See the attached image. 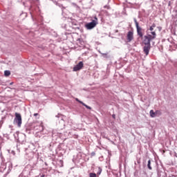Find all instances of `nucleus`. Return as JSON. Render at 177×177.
<instances>
[{
    "label": "nucleus",
    "instance_id": "16",
    "mask_svg": "<svg viewBox=\"0 0 177 177\" xmlns=\"http://www.w3.org/2000/svg\"><path fill=\"white\" fill-rule=\"evenodd\" d=\"M153 30H154V28L152 27V26H150V28H149V31H151V32H153Z\"/></svg>",
    "mask_w": 177,
    "mask_h": 177
},
{
    "label": "nucleus",
    "instance_id": "4",
    "mask_svg": "<svg viewBox=\"0 0 177 177\" xmlns=\"http://www.w3.org/2000/svg\"><path fill=\"white\" fill-rule=\"evenodd\" d=\"M14 122H15V124H17L19 128L21 127L22 121H21V115H20V113H15V118L14 119Z\"/></svg>",
    "mask_w": 177,
    "mask_h": 177
},
{
    "label": "nucleus",
    "instance_id": "19",
    "mask_svg": "<svg viewBox=\"0 0 177 177\" xmlns=\"http://www.w3.org/2000/svg\"><path fill=\"white\" fill-rule=\"evenodd\" d=\"M34 117H37V115H39V114H38V113H34Z\"/></svg>",
    "mask_w": 177,
    "mask_h": 177
},
{
    "label": "nucleus",
    "instance_id": "5",
    "mask_svg": "<svg viewBox=\"0 0 177 177\" xmlns=\"http://www.w3.org/2000/svg\"><path fill=\"white\" fill-rule=\"evenodd\" d=\"M96 26H97L96 21H92L91 22L86 24L85 27L87 30H92V28H95Z\"/></svg>",
    "mask_w": 177,
    "mask_h": 177
},
{
    "label": "nucleus",
    "instance_id": "21",
    "mask_svg": "<svg viewBox=\"0 0 177 177\" xmlns=\"http://www.w3.org/2000/svg\"><path fill=\"white\" fill-rule=\"evenodd\" d=\"M40 177H45V174L41 175Z\"/></svg>",
    "mask_w": 177,
    "mask_h": 177
},
{
    "label": "nucleus",
    "instance_id": "6",
    "mask_svg": "<svg viewBox=\"0 0 177 177\" xmlns=\"http://www.w3.org/2000/svg\"><path fill=\"white\" fill-rule=\"evenodd\" d=\"M84 68V62H80L76 66L73 67V71H80Z\"/></svg>",
    "mask_w": 177,
    "mask_h": 177
},
{
    "label": "nucleus",
    "instance_id": "18",
    "mask_svg": "<svg viewBox=\"0 0 177 177\" xmlns=\"http://www.w3.org/2000/svg\"><path fill=\"white\" fill-rule=\"evenodd\" d=\"M151 27L153 28H156V24H153Z\"/></svg>",
    "mask_w": 177,
    "mask_h": 177
},
{
    "label": "nucleus",
    "instance_id": "9",
    "mask_svg": "<svg viewBox=\"0 0 177 177\" xmlns=\"http://www.w3.org/2000/svg\"><path fill=\"white\" fill-rule=\"evenodd\" d=\"M4 75L5 77H9V75H10V71H5Z\"/></svg>",
    "mask_w": 177,
    "mask_h": 177
},
{
    "label": "nucleus",
    "instance_id": "1",
    "mask_svg": "<svg viewBox=\"0 0 177 177\" xmlns=\"http://www.w3.org/2000/svg\"><path fill=\"white\" fill-rule=\"evenodd\" d=\"M157 37V33L156 32H149V30H147V35L144 36L142 38V42H147V44H150L151 41L156 39Z\"/></svg>",
    "mask_w": 177,
    "mask_h": 177
},
{
    "label": "nucleus",
    "instance_id": "3",
    "mask_svg": "<svg viewBox=\"0 0 177 177\" xmlns=\"http://www.w3.org/2000/svg\"><path fill=\"white\" fill-rule=\"evenodd\" d=\"M145 46L143 47V52L146 55V56H149V53L150 52V49H151V44L150 43L142 42Z\"/></svg>",
    "mask_w": 177,
    "mask_h": 177
},
{
    "label": "nucleus",
    "instance_id": "8",
    "mask_svg": "<svg viewBox=\"0 0 177 177\" xmlns=\"http://www.w3.org/2000/svg\"><path fill=\"white\" fill-rule=\"evenodd\" d=\"M149 114H150V116L151 117V118H154V117H156V112H154L153 110H151L149 111Z\"/></svg>",
    "mask_w": 177,
    "mask_h": 177
},
{
    "label": "nucleus",
    "instance_id": "11",
    "mask_svg": "<svg viewBox=\"0 0 177 177\" xmlns=\"http://www.w3.org/2000/svg\"><path fill=\"white\" fill-rule=\"evenodd\" d=\"M155 115L157 116V115H161V111H155Z\"/></svg>",
    "mask_w": 177,
    "mask_h": 177
},
{
    "label": "nucleus",
    "instance_id": "12",
    "mask_svg": "<svg viewBox=\"0 0 177 177\" xmlns=\"http://www.w3.org/2000/svg\"><path fill=\"white\" fill-rule=\"evenodd\" d=\"M150 164H151V160H148V165H147V167H148V168H149V169H152V168H151V166L150 165Z\"/></svg>",
    "mask_w": 177,
    "mask_h": 177
},
{
    "label": "nucleus",
    "instance_id": "7",
    "mask_svg": "<svg viewBox=\"0 0 177 177\" xmlns=\"http://www.w3.org/2000/svg\"><path fill=\"white\" fill-rule=\"evenodd\" d=\"M127 42H131L133 39V31H129L127 35Z\"/></svg>",
    "mask_w": 177,
    "mask_h": 177
},
{
    "label": "nucleus",
    "instance_id": "22",
    "mask_svg": "<svg viewBox=\"0 0 177 177\" xmlns=\"http://www.w3.org/2000/svg\"><path fill=\"white\" fill-rule=\"evenodd\" d=\"M10 85H13V82H11V83L10 84Z\"/></svg>",
    "mask_w": 177,
    "mask_h": 177
},
{
    "label": "nucleus",
    "instance_id": "15",
    "mask_svg": "<svg viewBox=\"0 0 177 177\" xmlns=\"http://www.w3.org/2000/svg\"><path fill=\"white\" fill-rule=\"evenodd\" d=\"M75 100H76V102H78L79 103H80V104H84V102L81 100H79L78 98H76Z\"/></svg>",
    "mask_w": 177,
    "mask_h": 177
},
{
    "label": "nucleus",
    "instance_id": "10",
    "mask_svg": "<svg viewBox=\"0 0 177 177\" xmlns=\"http://www.w3.org/2000/svg\"><path fill=\"white\" fill-rule=\"evenodd\" d=\"M82 104V106H84V107H85L86 109H88V110H91V109H92L91 106H89L85 104V103H84V102H83V104Z\"/></svg>",
    "mask_w": 177,
    "mask_h": 177
},
{
    "label": "nucleus",
    "instance_id": "17",
    "mask_svg": "<svg viewBox=\"0 0 177 177\" xmlns=\"http://www.w3.org/2000/svg\"><path fill=\"white\" fill-rule=\"evenodd\" d=\"M94 19L95 20H93V21H96V23H97V17H95Z\"/></svg>",
    "mask_w": 177,
    "mask_h": 177
},
{
    "label": "nucleus",
    "instance_id": "2",
    "mask_svg": "<svg viewBox=\"0 0 177 177\" xmlns=\"http://www.w3.org/2000/svg\"><path fill=\"white\" fill-rule=\"evenodd\" d=\"M134 21H135V24L137 30V34L139 38H141L142 41H143V38H144L143 35L145 34L143 29L140 28V26H139V23L138 22V21H136V19H135Z\"/></svg>",
    "mask_w": 177,
    "mask_h": 177
},
{
    "label": "nucleus",
    "instance_id": "20",
    "mask_svg": "<svg viewBox=\"0 0 177 177\" xmlns=\"http://www.w3.org/2000/svg\"><path fill=\"white\" fill-rule=\"evenodd\" d=\"M112 117H113V118H114V120H115V114L112 115Z\"/></svg>",
    "mask_w": 177,
    "mask_h": 177
},
{
    "label": "nucleus",
    "instance_id": "14",
    "mask_svg": "<svg viewBox=\"0 0 177 177\" xmlns=\"http://www.w3.org/2000/svg\"><path fill=\"white\" fill-rule=\"evenodd\" d=\"M102 174V169L100 167H98V172L97 173V175H100Z\"/></svg>",
    "mask_w": 177,
    "mask_h": 177
},
{
    "label": "nucleus",
    "instance_id": "13",
    "mask_svg": "<svg viewBox=\"0 0 177 177\" xmlns=\"http://www.w3.org/2000/svg\"><path fill=\"white\" fill-rule=\"evenodd\" d=\"M97 174L95 173H90L89 174V177H96Z\"/></svg>",
    "mask_w": 177,
    "mask_h": 177
}]
</instances>
